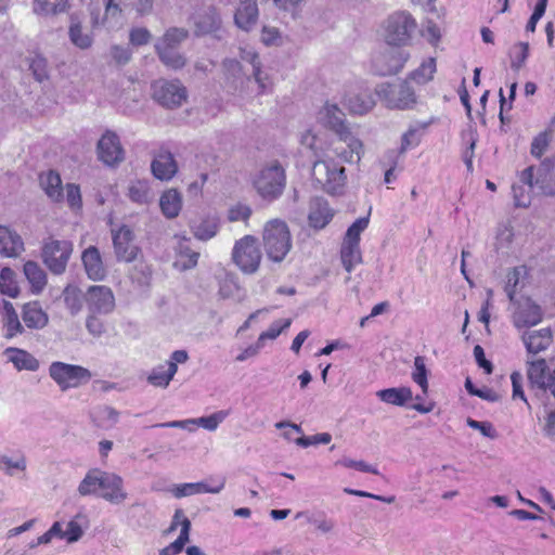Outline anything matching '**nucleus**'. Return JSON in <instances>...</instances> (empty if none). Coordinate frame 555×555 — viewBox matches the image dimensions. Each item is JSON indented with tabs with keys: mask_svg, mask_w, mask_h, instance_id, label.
I'll return each mask as SVG.
<instances>
[{
	"mask_svg": "<svg viewBox=\"0 0 555 555\" xmlns=\"http://www.w3.org/2000/svg\"><path fill=\"white\" fill-rule=\"evenodd\" d=\"M412 378L422 388L423 393L426 395L428 390L427 369L423 357L418 356L415 358Z\"/></svg>",
	"mask_w": 555,
	"mask_h": 555,
	"instance_id": "obj_54",
	"label": "nucleus"
},
{
	"mask_svg": "<svg viewBox=\"0 0 555 555\" xmlns=\"http://www.w3.org/2000/svg\"><path fill=\"white\" fill-rule=\"evenodd\" d=\"M521 339L527 351L537 354L548 348L553 341V335L552 331L545 327L537 331H527L522 334Z\"/></svg>",
	"mask_w": 555,
	"mask_h": 555,
	"instance_id": "obj_24",
	"label": "nucleus"
},
{
	"mask_svg": "<svg viewBox=\"0 0 555 555\" xmlns=\"http://www.w3.org/2000/svg\"><path fill=\"white\" fill-rule=\"evenodd\" d=\"M22 319L26 327L30 330H42L49 323L48 313L37 301L24 305L22 310Z\"/></svg>",
	"mask_w": 555,
	"mask_h": 555,
	"instance_id": "obj_27",
	"label": "nucleus"
},
{
	"mask_svg": "<svg viewBox=\"0 0 555 555\" xmlns=\"http://www.w3.org/2000/svg\"><path fill=\"white\" fill-rule=\"evenodd\" d=\"M98 156L105 165L113 166L124 160L125 152L119 138L112 131H106L98 142Z\"/></svg>",
	"mask_w": 555,
	"mask_h": 555,
	"instance_id": "obj_16",
	"label": "nucleus"
},
{
	"mask_svg": "<svg viewBox=\"0 0 555 555\" xmlns=\"http://www.w3.org/2000/svg\"><path fill=\"white\" fill-rule=\"evenodd\" d=\"M554 162L545 159L538 168L537 177H534V168L528 167L520 175V181L530 190L537 188L544 195H555V188L552 185L553 176L551 168Z\"/></svg>",
	"mask_w": 555,
	"mask_h": 555,
	"instance_id": "obj_14",
	"label": "nucleus"
},
{
	"mask_svg": "<svg viewBox=\"0 0 555 555\" xmlns=\"http://www.w3.org/2000/svg\"><path fill=\"white\" fill-rule=\"evenodd\" d=\"M529 56V43L527 42H518L512 48V61L511 67L512 69L518 72L525 65Z\"/></svg>",
	"mask_w": 555,
	"mask_h": 555,
	"instance_id": "obj_53",
	"label": "nucleus"
},
{
	"mask_svg": "<svg viewBox=\"0 0 555 555\" xmlns=\"http://www.w3.org/2000/svg\"><path fill=\"white\" fill-rule=\"evenodd\" d=\"M410 59V53L403 50L385 49L374 54L372 69L378 76L399 73Z\"/></svg>",
	"mask_w": 555,
	"mask_h": 555,
	"instance_id": "obj_11",
	"label": "nucleus"
},
{
	"mask_svg": "<svg viewBox=\"0 0 555 555\" xmlns=\"http://www.w3.org/2000/svg\"><path fill=\"white\" fill-rule=\"evenodd\" d=\"M100 498L111 504H121L128 499L122 478L109 472H103Z\"/></svg>",
	"mask_w": 555,
	"mask_h": 555,
	"instance_id": "obj_17",
	"label": "nucleus"
},
{
	"mask_svg": "<svg viewBox=\"0 0 555 555\" xmlns=\"http://www.w3.org/2000/svg\"><path fill=\"white\" fill-rule=\"evenodd\" d=\"M416 28V20L410 12L396 11L383 22L382 35L388 46L406 47L411 44Z\"/></svg>",
	"mask_w": 555,
	"mask_h": 555,
	"instance_id": "obj_3",
	"label": "nucleus"
},
{
	"mask_svg": "<svg viewBox=\"0 0 555 555\" xmlns=\"http://www.w3.org/2000/svg\"><path fill=\"white\" fill-rule=\"evenodd\" d=\"M291 319L273 322L267 331L259 335L257 341L261 343V346L263 347L267 339H275L285 328L291 325Z\"/></svg>",
	"mask_w": 555,
	"mask_h": 555,
	"instance_id": "obj_57",
	"label": "nucleus"
},
{
	"mask_svg": "<svg viewBox=\"0 0 555 555\" xmlns=\"http://www.w3.org/2000/svg\"><path fill=\"white\" fill-rule=\"evenodd\" d=\"M336 464L337 465H341V466L347 467V468H354V469L363 472V473H371V474H374V475H378L379 474V472L377 470L376 467L367 464L364 461H354V460H351L349 457H343Z\"/></svg>",
	"mask_w": 555,
	"mask_h": 555,
	"instance_id": "obj_62",
	"label": "nucleus"
},
{
	"mask_svg": "<svg viewBox=\"0 0 555 555\" xmlns=\"http://www.w3.org/2000/svg\"><path fill=\"white\" fill-rule=\"evenodd\" d=\"M68 0H34L33 11L37 15H55L65 11Z\"/></svg>",
	"mask_w": 555,
	"mask_h": 555,
	"instance_id": "obj_40",
	"label": "nucleus"
},
{
	"mask_svg": "<svg viewBox=\"0 0 555 555\" xmlns=\"http://www.w3.org/2000/svg\"><path fill=\"white\" fill-rule=\"evenodd\" d=\"M261 238L266 255L273 262H282L292 250L293 237L287 223L282 219L267 221Z\"/></svg>",
	"mask_w": 555,
	"mask_h": 555,
	"instance_id": "obj_2",
	"label": "nucleus"
},
{
	"mask_svg": "<svg viewBox=\"0 0 555 555\" xmlns=\"http://www.w3.org/2000/svg\"><path fill=\"white\" fill-rule=\"evenodd\" d=\"M176 258L173 267L179 271H186L197 266L199 253L191 247V238L181 235H175Z\"/></svg>",
	"mask_w": 555,
	"mask_h": 555,
	"instance_id": "obj_18",
	"label": "nucleus"
},
{
	"mask_svg": "<svg viewBox=\"0 0 555 555\" xmlns=\"http://www.w3.org/2000/svg\"><path fill=\"white\" fill-rule=\"evenodd\" d=\"M3 310L2 330L4 338L11 339L20 334H23L24 326L22 325L13 305L9 301H4Z\"/></svg>",
	"mask_w": 555,
	"mask_h": 555,
	"instance_id": "obj_30",
	"label": "nucleus"
},
{
	"mask_svg": "<svg viewBox=\"0 0 555 555\" xmlns=\"http://www.w3.org/2000/svg\"><path fill=\"white\" fill-rule=\"evenodd\" d=\"M87 307L91 313L108 314L115 308V297L112 289L104 285L89 287L87 293Z\"/></svg>",
	"mask_w": 555,
	"mask_h": 555,
	"instance_id": "obj_15",
	"label": "nucleus"
},
{
	"mask_svg": "<svg viewBox=\"0 0 555 555\" xmlns=\"http://www.w3.org/2000/svg\"><path fill=\"white\" fill-rule=\"evenodd\" d=\"M40 186L47 194V196L56 203H60L64 198L62 179L60 175L54 170L40 175Z\"/></svg>",
	"mask_w": 555,
	"mask_h": 555,
	"instance_id": "obj_31",
	"label": "nucleus"
},
{
	"mask_svg": "<svg viewBox=\"0 0 555 555\" xmlns=\"http://www.w3.org/2000/svg\"><path fill=\"white\" fill-rule=\"evenodd\" d=\"M28 66L37 81L42 82L49 78L48 62L42 55H30L28 57Z\"/></svg>",
	"mask_w": 555,
	"mask_h": 555,
	"instance_id": "obj_49",
	"label": "nucleus"
},
{
	"mask_svg": "<svg viewBox=\"0 0 555 555\" xmlns=\"http://www.w3.org/2000/svg\"><path fill=\"white\" fill-rule=\"evenodd\" d=\"M251 216L250 207L246 205H235L231 207L228 211V219L232 222L235 221H247Z\"/></svg>",
	"mask_w": 555,
	"mask_h": 555,
	"instance_id": "obj_64",
	"label": "nucleus"
},
{
	"mask_svg": "<svg viewBox=\"0 0 555 555\" xmlns=\"http://www.w3.org/2000/svg\"><path fill=\"white\" fill-rule=\"evenodd\" d=\"M24 274L36 293L41 292L47 284L44 270L35 261L25 262Z\"/></svg>",
	"mask_w": 555,
	"mask_h": 555,
	"instance_id": "obj_37",
	"label": "nucleus"
},
{
	"mask_svg": "<svg viewBox=\"0 0 555 555\" xmlns=\"http://www.w3.org/2000/svg\"><path fill=\"white\" fill-rule=\"evenodd\" d=\"M551 142L550 131H543L533 138L531 142L530 153L532 156L540 158L547 150Z\"/></svg>",
	"mask_w": 555,
	"mask_h": 555,
	"instance_id": "obj_59",
	"label": "nucleus"
},
{
	"mask_svg": "<svg viewBox=\"0 0 555 555\" xmlns=\"http://www.w3.org/2000/svg\"><path fill=\"white\" fill-rule=\"evenodd\" d=\"M176 375V367L166 365L154 367L147 376V382L154 387L167 388Z\"/></svg>",
	"mask_w": 555,
	"mask_h": 555,
	"instance_id": "obj_41",
	"label": "nucleus"
},
{
	"mask_svg": "<svg viewBox=\"0 0 555 555\" xmlns=\"http://www.w3.org/2000/svg\"><path fill=\"white\" fill-rule=\"evenodd\" d=\"M66 202L72 209H79L81 207V194L77 184L68 183L65 186Z\"/></svg>",
	"mask_w": 555,
	"mask_h": 555,
	"instance_id": "obj_63",
	"label": "nucleus"
},
{
	"mask_svg": "<svg viewBox=\"0 0 555 555\" xmlns=\"http://www.w3.org/2000/svg\"><path fill=\"white\" fill-rule=\"evenodd\" d=\"M334 217V211L328 203L321 197H315L310 203L308 220L314 229L325 228Z\"/></svg>",
	"mask_w": 555,
	"mask_h": 555,
	"instance_id": "obj_21",
	"label": "nucleus"
},
{
	"mask_svg": "<svg viewBox=\"0 0 555 555\" xmlns=\"http://www.w3.org/2000/svg\"><path fill=\"white\" fill-rule=\"evenodd\" d=\"M527 274V268L525 266L514 268L507 274V283L505 285V292L509 301H514L516 298L517 286L519 285L520 279Z\"/></svg>",
	"mask_w": 555,
	"mask_h": 555,
	"instance_id": "obj_50",
	"label": "nucleus"
},
{
	"mask_svg": "<svg viewBox=\"0 0 555 555\" xmlns=\"http://www.w3.org/2000/svg\"><path fill=\"white\" fill-rule=\"evenodd\" d=\"M222 72L225 83L236 90L238 83L244 80V73L241 63L235 59H224L222 62Z\"/></svg>",
	"mask_w": 555,
	"mask_h": 555,
	"instance_id": "obj_35",
	"label": "nucleus"
},
{
	"mask_svg": "<svg viewBox=\"0 0 555 555\" xmlns=\"http://www.w3.org/2000/svg\"><path fill=\"white\" fill-rule=\"evenodd\" d=\"M210 480L214 481L212 485H208L205 481L175 485L171 492L177 499L201 493L217 494L221 492L225 486V478L221 477L217 480L210 478Z\"/></svg>",
	"mask_w": 555,
	"mask_h": 555,
	"instance_id": "obj_19",
	"label": "nucleus"
},
{
	"mask_svg": "<svg viewBox=\"0 0 555 555\" xmlns=\"http://www.w3.org/2000/svg\"><path fill=\"white\" fill-rule=\"evenodd\" d=\"M119 413L112 406H102L96 411L98 426L102 428H112L118 422Z\"/></svg>",
	"mask_w": 555,
	"mask_h": 555,
	"instance_id": "obj_52",
	"label": "nucleus"
},
{
	"mask_svg": "<svg viewBox=\"0 0 555 555\" xmlns=\"http://www.w3.org/2000/svg\"><path fill=\"white\" fill-rule=\"evenodd\" d=\"M73 253V244L66 240L48 237L43 241L41 258L48 269L54 274L65 272Z\"/></svg>",
	"mask_w": 555,
	"mask_h": 555,
	"instance_id": "obj_8",
	"label": "nucleus"
},
{
	"mask_svg": "<svg viewBox=\"0 0 555 555\" xmlns=\"http://www.w3.org/2000/svg\"><path fill=\"white\" fill-rule=\"evenodd\" d=\"M196 33L199 35L210 34L219 29L221 20L215 8H206L194 16Z\"/></svg>",
	"mask_w": 555,
	"mask_h": 555,
	"instance_id": "obj_29",
	"label": "nucleus"
},
{
	"mask_svg": "<svg viewBox=\"0 0 555 555\" xmlns=\"http://www.w3.org/2000/svg\"><path fill=\"white\" fill-rule=\"evenodd\" d=\"M345 105L351 114L364 115L375 106V100L369 90H361L347 94Z\"/></svg>",
	"mask_w": 555,
	"mask_h": 555,
	"instance_id": "obj_26",
	"label": "nucleus"
},
{
	"mask_svg": "<svg viewBox=\"0 0 555 555\" xmlns=\"http://www.w3.org/2000/svg\"><path fill=\"white\" fill-rule=\"evenodd\" d=\"M112 240L118 261L132 262L138 259L141 248L134 243V233L128 225L112 230Z\"/></svg>",
	"mask_w": 555,
	"mask_h": 555,
	"instance_id": "obj_12",
	"label": "nucleus"
},
{
	"mask_svg": "<svg viewBox=\"0 0 555 555\" xmlns=\"http://www.w3.org/2000/svg\"><path fill=\"white\" fill-rule=\"evenodd\" d=\"M70 42L79 49H89L92 46L93 38L91 34L86 30L80 22L72 18V23L68 30Z\"/></svg>",
	"mask_w": 555,
	"mask_h": 555,
	"instance_id": "obj_38",
	"label": "nucleus"
},
{
	"mask_svg": "<svg viewBox=\"0 0 555 555\" xmlns=\"http://www.w3.org/2000/svg\"><path fill=\"white\" fill-rule=\"evenodd\" d=\"M436 73V60L429 57L425 60L418 68L410 74V78L417 83H426L434 78Z\"/></svg>",
	"mask_w": 555,
	"mask_h": 555,
	"instance_id": "obj_47",
	"label": "nucleus"
},
{
	"mask_svg": "<svg viewBox=\"0 0 555 555\" xmlns=\"http://www.w3.org/2000/svg\"><path fill=\"white\" fill-rule=\"evenodd\" d=\"M311 175L325 192L333 195L340 193L346 182L345 168L330 158L314 160Z\"/></svg>",
	"mask_w": 555,
	"mask_h": 555,
	"instance_id": "obj_7",
	"label": "nucleus"
},
{
	"mask_svg": "<svg viewBox=\"0 0 555 555\" xmlns=\"http://www.w3.org/2000/svg\"><path fill=\"white\" fill-rule=\"evenodd\" d=\"M127 196L138 205H149L154 199V193L146 180H134L128 185Z\"/></svg>",
	"mask_w": 555,
	"mask_h": 555,
	"instance_id": "obj_33",
	"label": "nucleus"
},
{
	"mask_svg": "<svg viewBox=\"0 0 555 555\" xmlns=\"http://www.w3.org/2000/svg\"><path fill=\"white\" fill-rule=\"evenodd\" d=\"M86 272L91 280L100 281L105 276V268L103 266L100 251L96 247H88L81 256Z\"/></svg>",
	"mask_w": 555,
	"mask_h": 555,
	"instance_id": "obj_28",
	"label": "nucleus"
},
{
	"mask_svg": "<svg viewBox=\"0 0 555 555\" xmlns=\"http://www.w3.org/2000/svg\"><path fill=\"white\" fill-rule=\"evenodd\" d=\"M63 299L70 314L76 315L82 309L81 291L74 285H68L63 291Z\"/></svg>",
	"mask_w": 555,
	"mask_h": 555,
	"instance_id": "obj_45",
	"label": "nucleus"
},
{
	"mask_svg": "<svg viewBox=\"0 0 555 555\" xmlns=\"http://www.w3.org/2000/svg\"><path fill=\"white\" fill-rule=\"evenodd\" d=\"M156 52L160 59V61L168 67L172 68V69H180L182 68L185 63H186V60L185 57L180 54L177 49H169L167 50V48H160V49H156Z\"/></svg>",
	"mask_w": 555,
	"mask_h": 555,
	"instance_id": "obj_48",
	"label": "nucleus"
},
{
	"mask_svg": "<svg viewBox=\"0 0 555 555\" xmlns=\"http://www.w3.org/2000/svg\"><path fill=\"white\" fill-rule=\"evenodd\" d=\"M340 258L344 268L351 272L356 264L362 260L360 244L343 242Z\"/></svg>",
	"mask_w": 555,
	"mask_h": 555,
	"instance_id": "obj_39",
	"label": "nucleus"
},
{
	"mask_svg": "<svg viewBox=\"0 0 555 555\" xmlns=\"http://www.w3.org/2000/svg\"><path fill=\"white\" fill-rule=\"evenodd\" d=\"M285 182L284 168L278 160H272L259 171L254 185L263 199L271 202L282 195Z\"/></svg>",
	"mask_w": 555,
	"mask_h": 555,
	"instance_id": "obj_4",
	"label": "nucleus"
},
{
	"mask_svg": "<svg viewBox=\"0 0 555 555\" xmlns=\"http://www.w3.org/2000/svg\"><path fill=\"white\" fill-rule=\"evenodd\" d=\"M317 119L323 127L336 133L339 140L347 145V150L335 149L336 155L344 163L351 164L361 160L364 153L363 143L352 133L345 113L336 104L326 102L318 112Z\"/></svg>",
	"mask_w": 555,
	"mask_h": 555,
	"instance_id": "obj_1",
	"label": "nucleus"
},
{
	"mask_svg": "<svg viewBox=\"0 0 555 555\" xmlns=\"http://www.w3.org/2000/svg\"><path fill=\"white\" fill-rule=\"evenodd\" d=\"M159 207L166 218L178 217L182 209L181 194L176 189L165 191L159 198Z\"/></svg>",
	"mask_w": 555,
	"mask_h": 555,
	"instance_id": "obj_32",
	"label": "nucleus"
},
{
	"mask_svg": "<svg viewBox=\"0 0 555 555\" xmlns=\"http://www.w3.org/2000/svg\"><path fill=\"white\" fill-rule=\"evenodd\" d=\"M232 261L245 274H254L258 271L262 254L257 237L245 235L234 243Z\"/></svg>",
	"mask_w": 555,
	"mask_h": 555,
	"instance_id": "obj_5",
	"label": "nucleus"
},
{
	"mask_svg": "<svg viewBox=\"0 0 555 555\" xmlns=\"http://www.w3.org/2000/svg\"><path fill=\"white\" fill-rule=\"evenodd\" d=\"M188 38V31L183 28H170L168 29L164 36L156 42L155 49H160L162 47L169 49H177L178 46Z\"/></svg>",
	"mask_w": 555,
	"mask_h": 555,
	"instance_id": "obj_42",
	"label": "nucleus"
},
{
	"mask_svg": "<svg viewBox=\"0 0 555 555\" xmlns=\"http://www.w3.org/2000/svg\"><path fill=\"white\" fill-rule=\"evenodd\" d=\"M194 236L199 241H208L215 237L219 231V223L214 218L202 220L198 224L192 227Z\"/></svg>",
	"mask_w": 555,
	"mask_h": 555,
	"instance_id": "obj_43",
	"label": "nucleus"
},
{
	"mask_svg": "<svg viewBox=\"0 0 555 555\" xmlns=\"http://www.w3.org/2000/svg\"><path fill=\"white\" fill-rule=\"evenodd\" d=\"M153 99L166 108H177L188 99V90L178 79H158L152 83Z\"/></svg>",
	"mask_w": 555,
	"mask_h": 555,
	"instance_id": "obj_10",
	"label": "nucleus"
},
{
	"mask_svg": "<svg viewBox=\"0 0 555 555\" xmlns=\"http://www.w3.org/2000/svg\"><path fill=\"white\" fill-rule=\"evenodd\" d=\"M369 225V217L357 219L347 230L344 242L360 244V235Z\"/></svg>",
	"mask_w": 555,
	"mask_h": 555,
	"instance_id": "obj_58",
	"label": "nucleus"
},
{
	"mask_svg": "<svg viewBox=\"0 0 555 555\" xmlns=\"http://www.w3.org/2000/svg\"><path fill=\"white\" fill-rule=\"evenodd\" d=\"M0 292L11 298H15L20 294L15 273L9 267H4L0 272Z\"/></svg>",
	"mask_w": 555,
	"mask_h": 555,
	"instance_id": "obj_44",
	"label": "nucleus"
},
{
	"mask_svg": "<svg viewBox=\"0 0 555 555\" xmlns=\"http://www.w3.org/2000/svg\"><path fill=\"white\" fill-rule=\"evenodd\" d=\"M3 354L8 362H11L17 371L36 372L40 366L37 358L27 350L21 348L8 347L3 351Z\"/></svg>",
	"mask_w": 555,
	"mask_h": 555,
	"instance_id": "obj_22",
	"label": "nucleus"
},
{
	"mask_svg": "<svg viewBox=\"0 0 555 555\" xmlns=\"http://www.w3.org/2000/svg\"><path fill=\"white\" fill-rule=\"evenodd\" d=\"M27 467L26 457L24 454H18L12 459L5 454L0 453V469L8 476H13L15 472H25Z\"/></svg>",
	"mask_w": 555,
	"mask_h": 555,
	"instance_id": "obj_46",
	"label": "nucleus"
},
{
	"mask_svg": "<svg viewBox=\"0 0 555 555\" xmlns=\"http://www.w3.org/2000/svg\"><path fill=\"white\" fill-rule=\"evenodd\" d=\"M375 93L390 109H410L416 103L415 91L406 80L398 83H380L375 88Z\"/></svg>",
	"mask_w": 555,
	"mask_h": 555,
	"instance_id": "obj_6",
	"label": "nucleus"
},
{
	"mask_svg": "<svg viewBox=\"0 0 555 555\" xmlns=\"http://www.w3.org/2000/svg\"><path fill=\"white\" fill-rule=\"evenodd\" d=\"M427 127V124H422L418 126L410 127L406 132L403 133L401 138V145L399 149V153L403 154L409 149L414 147L418 145L421 141L420 130L425 129Z\"/></svg>",
	"mask_w": 555,
	"mask_h": 555,
	"instance_id": "obj_51",
	"label": "nucleus"
},
{
	"mask_svg": "<svg viewBox=\"0 0 555 555\" xmlns=\"http://www.w3.org/2000/svg\"><path fill=\"white\" fill-rule=\"evenodd\" d=\"M49 376L65 391L89 382L91 373L83 366L55 361L49 366Z\"/></svg>",
	"mask_w": 555,
	"mask_h": 555,
	"instance_id": "obj_9",
	"label": "nucleus"
},
{
	"mask_svg": "<svg viewBox=\"0 0 555 555\" xmlns=\"http://www.w3.org/2000/svg\"><path fill=\"white\" fill-rule=\"evenodd\" d=\"M241 3L234 14L235 25L242 30L249 31L258 21L257 0H240Z\"/></svg>",
	"mask_w": 555,
	"mask_h": 555,
	"instance_id": "obj_23",
	"label": "nucleus"
},
{
	"mask_svg": "<svg viewBox=\"0 0 555 555\" xmlns=\"http://www.w3.org/2000/svg\"><path fill=\"white\" fill-rule=\"evenodd\" d=\"M152 172L159 180H170L178 170L173 155L168 151H160L152 162Z\"/></svg>",
	"mask_w": 555,
	"mask_h": 555,
	"instance_id": "obj_25",
	"label": "nucleus"
},
{
	"mask_svg": "<svg viewBox=\"0 0 555 555\" xmlns=\"http://www.w3.org/2000/svg\"><path fill=\"white\" fill-rule=\"evenodd\" d=\"M103 472L101 469L89 470L78 486V492L82 496L98 495L100 496V486L102 482Z\"/></svg>",
	"mask_w": 555,
	"mask_h": 555,
	"instance_id": "obj_36",
	"label": "nucleus"
},
{
	"mask_svg": "<svg viewBox=\"0 0 555 555\" xmlns=\"http://www.w3.org/2000/svg\"><path fill=\"white\" fill-rule=\"evenodd\" d=\"M376 396L385 403L402 406L412 400V390L409 387L387 388L376 392Z\"/></svg>",
	"mask_w": 555,
	"mask_h": 555,
	"instance_id": "obj_34",
	"label": "nucleus"
},
{
	"mask_svg": "<svg viewBox=\"0 0 555 555\" xmlns=\"http://www.w3.org/2000/svg\"><path fill=\"white\" fill-rule=\"evenodd\" d=\"M219 294L222 298L241 299V287L234 276H227L220 284Z\"/></svg>",
	"mask_w": 555,
	"mask_h": 555,
	"instance_id": "obj_56",
	"label": "nucleus"
},
{
	"mask_svg": "<svg viewBox=\"0 0 555 555\" xmlns=\"http://www.w3.org/2000/svg\"><path fill=\"white\" fill-rule=\"evenodd\" d=\"M332 441V436L328 433L315 434L313 436H301L295 439V443L301 448H308L315 444H327Z\"/></svg>",
	"mask_w": 555,
	"mask_h": 555,
	"instance_id": "obj_60",
	"label": "nucleus"
},
{
	"mask_svg": "<svg viewBox=\"0 0 555 555\" xmlns=\"http://www.w3.org/2000/svg\"><path fill=\"white\" fill-rule=\"evenodd\" d=\"M98 313L89 312L86 319V328L93 337H101L106 332V326L103 320L96 317Z\"/></svg>",
	"mask_w": 555,
	"mask_h": 555,
	"instance_id": "obj_61",
	"label": "nucleus"
},
{
	"mask_svg": "<svg viewBox=\"0 0 555 555\" xmlns=\"http://www.w3.org/2000/svg\"><path fill=\"white\" fill-rule=\"evenodd\" d=\"M511 302L514 306L512 320L515 327H530L542 321V308L530 297L521 296L519 298H515L514 301Z\"/></svg>",
	"mask_w": 555,
	"mask_h": 555,
	"instance_id": "obj_13",
	"label": "nucleus"
},
{
	"mask_svg": "<svg viewBox=\"0 0 555 555\" xmlns=\"http://www.w3.org/2000/svg\"><path fill=\"white\" fill-rule=\"evenodd\" d=\"M228 416L227 411H218L209 416H202L192 418L195 426H201L207 430L214 431L218 428L219 424Z\"/></svg>",
	"mask_w": 555,
	"mask_h": 555,
	"instance_id": "obj_55",
	"label": "nucleus"
},
{
	"mask_svg": "<svg viewBox=\"0 0 555 555\" xmlns=\"http://www.w3.org/2000/svg\"><path fill=\"white\" fill-rule=\"evenodd\" d=\"M25 250L21 235L5 225H0V254L4 257L16 258Z\"/></svg>",
	"mask_w": 555,
	"mask_h": 555,
	"instance_id": "obj_20",
	"label": "nucleus"
}]
</instances>
